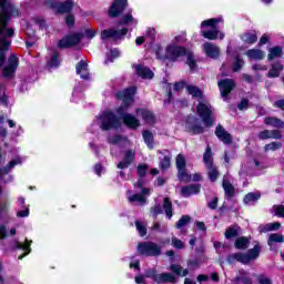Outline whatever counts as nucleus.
<instances>
[{
  "label": "nucleus",
  "mask_w": 284,
  "mask_h": 284,
  "mask_svg": "<svg viewBox=\"0 0 284 284\" xmlns=\"http://www.w3.org/2000/svg\"><path fill=\"white\" fill-rule=\"evenodd\" d=\"M154 52L156 59L160 61H179L181 57H186V63L194 70L196 68V61L194 60V53L187 50L185 47L174 44L170 42L166 48L164 49L161 44L154 45Z\"/></svg>",
  "instance_id": "1"
},
{
  "label": "nucleus",
  "mask_w": 284,
  "mask_h": 284,
  "mask_svg": "<svg viewBox=\"0 0 284 284\" xmlns=\"http://www.w3.org/2000/svg\"><path fill=\"white\" fill-rule=\"evenodd\" d=\"M134 94H136V88L131 87L118 93V99H121L122 105L119 106L115 112L122 119L124 125L131 130H136L141 126V121L131 113L128 112V108L134 103Z\"/></svg>",
  "instance_id": "2"
},
{
  "label": "nucleus",
  "mask_w": 284,
  "mask_h": 284,
  "mask_svg": "<svg viewBox=\"0 0 284 284\" xmlns=\"http://www.w3.org/2000/svg\"><path fill=\"white\" fill-rule=\"evenodd\" d=\"M219 23H223V18H212L201 23V33L204 39L216 41V39H225V33L219 30Z\"/></svg>",
  "instance_id": "3"
},
{
  "label": "nucleus",
  "mask_w": 284,
  "mask_h": 284,
  "mask_svg": "<svg viewBox=\"0 0 284 284\" xmlns=\"http://www.w3.org/2000/svg\"><path fill=\"white\" fill-rule=\"evenodd\" d=\"M92 125H99L100 130L108 132L121 128V120L112 111H104L97 116Z\"/></svg>",
  "instance_id": "4"
},
{
  "label": "nucleus",
  "mask_w": 284,
  "mask_h": 284,
  "mask_svg": "<svg viewBox=\"0 0 284 284\" xmlns=\"http://www.w3.org/2000/svg\"><path fill=\"white\" fill-rule=\"evenodd\" d=\"M135 187H138L141 193H132V191H128L129 203L145 205V203H148V196H150V189L145 187V180H143V178L139 179Z\"/></svg>",
  "instance_id": "5"
},
{
  "label": "nucleus",
  "mask_w": 284,
  "mask_h": 284,
  "mask_svg": "<svg viewBox=\"0 0 284 284\" xmlns=\"http://www.w3.org/2000/svg\"><path fill=\"white\" fill-rule=\"evenodd\" d=\"M196 112L202 119L205 128L214 125V115L212 114V105L207 101H201L196 106Z\"/></svg>",
  "instance_id": "6"
},
{
  "label": "nucleus",
  "mask_w": 284,
  "mask_h": 284,
  "mask_svg": "<svg viewBox=\"0 0 284 284\" xmlns=\"http://www.w3.org/2000/svg\"><path fill=\"white\" fill-rule=\"evenodd\" d=\"M261 254V245L256 244L253 248L248 250L247 253H235L231 255V258H235L240 263L247 264L251 261H256V257Z\"/></svg>",
  "instance_id": "7"
},
{
  "label": "nucleus",
  "mask_w": 284,
  "mask_h": 284,
  "mask_svg": "<svg viewBox=\"0 0 284 284\" xmlns=\"http://www.w3.org/2000/svg\"><path fill=\"white\" fill-rule=\"evenodd\" d=\"M17 68H19V58H17L14 54H11L7 64L2 69V77L9 81L14 79L17 74Z\"/></svg>",
  "instance_id": "8"
},
{
  "label": "nucleus",
  "mask_w": 284,
  "mask_h": 284,
  "mask_svg": "<svg viewBox=\"0 0 284 284\" xmlns=\"http://www.w3.org/2000/svg\"><path fill=\"white\" fill-rule=\"evenodd\" d=\"M138 252L144 256H159L161 246L154 242H142L138 245Z\"/></svg>",
  "instance_id": "9"
},
{
  "label": "nucleus",
  "mask_w": 284,
  "mask_h": 284,
  "mask_svg": "<svg viewBox=\"0 0 284 284\" xmlns=\"http://www.w3.org/2000/svg\"><path fill=\"white\" fill-rule=\"evenodd\" d=\"M146 278H152L155 283H174L176 277L172 273H156L155 270H149L145 273Z\"/></svg>",
  "instance_id": "10"
},
{
  "label": "nucleus",
  "mask_w": 284,
  "mask_h": 284,
  "mask_svg": "<svg viewBox=\"0 0 284 284\" xmlns=\"http://www.w3.org/2000/svg\"><path fill=\"white\" fill-rule=\"evenodd\" d=\"M176 168L179 180L183 183H190L192 175L187 174V171H185V156H183V154L176 156Z\"/></svg>",
  "instance_id": "11"
},
{
  "label": "nucleus",
  "mask_w": 284,
  "mask_h": 284,
  "mask_svg": "<svg viewBox=\"0 0 284 284\" xmlns=\"http://www.w3.org/2000/svg\"><path fill=\"white\" fill-rule=\"evenodd\" d=\"M47 6L55 10V12L65 13L71 12L72 8H74V2L67 0L61 3L58 0H47Z\"/></svg>",
  "instance_id": "12"
},
{
  "label": "nucleus",
  "mask_w": 284,
  "mask_h": 284,
  "mask_svg": "<svg viewBox=\"0 0 284 284\" xmlns=\"http://www.w3.org/2000/svg\"><path fill=\"white\" fill-rule=\"evenodd\" d=\"M128 34V29H106L101 32V39L102 41H105V39H113L114 41H119L122 37H125Z\"/></svg>",
  "instance_id": "13"
},
{
  "label": "nucleus",
  "mask_w": 284,
  "mask_h": 284,
  "mask_svg": "<svg viewBox=\"0 0 284 284\" xmlns=\"http://www.w3.org/2000/svg\"><path fill=\"white\" fill-rule=\"evenodd\" d=\"M220 92L222 94V99L224 101H227V95L230 94V92H232V90H234V87L236 85L234 83V80L232 79H224L219 81L217 83Z\"/></svg>",
  "instance_id": "14"
},
{
  "label": "nucleus",
  "mask_w": 284,
  "mask_h": 284,
  "mask_svg": "<svg viewBox=\"0 0 284 284\" xmlns=\"http://www.w3.org/2000/svg\"><path fill=\"white\" fill-rule=\"evenodd\" d=\"M125 8H128V0H114L109 9V17H119Z\"/></svg>",
  "instance_id": "15"
},
{
  "label": "nucleus",
  "mask_w": 284,
  "mask_h": 284,
  "mask_svg": "<svg viewBox=\"0 0 284 284\" xmlns=\"http://www.w3.org/2000/svg\"><path fill=\"white\" fill-rule=\"evenodd\" d=\"M81 39L82 36L80 33L68 36L58 42V48H71V45H77Z\"/></svg>",
  "instance_id": "16"
},
{
  "label": "nucleus",
  "mask_w": 284,
  "mask_h": 284,
  "mask_svg": "<svg viewBox=\"0 0 284 284\" xmlns=\"http://www.w3.org/2000/svg\"><path fill=\"white\" fill-rule=\"evenodd\" d=\"M202 50L204 52V54H206V57H209L210 59H219V54H221V49L211 42H205L202 45Z\"/></svg>",
  "instance_id": "17"
},
{
  "label": "nucleus",
  "mask_w": 284,
  "mask_h": 284,
  "mask_svg": "<svg viewBox=\"0 0 284 284\" xmlns=\"http://www.w3.org/2000/svg\"><path fill=\"white\" fill-rule=\"evenodd\" d=\"M30 245H32V240H26L24 243H21L19 241H16L13 244V250H23L24 254L20 255L18 258L19 261H23L30 252H32V248H30Z\"/></svg>",
  "instance_id": "18"
},
{
  "label": "nucleus",
  "mask_w": 284,
  "mask_h": 284,
  "mask_svg": "<svg viewBox=\"0 0 284 284\" xmlns=\"http://www.w3.org/2000/svg\"><path fill=\"white\" fill-rule=\"evenodd\" d=\"M160 156V168L161 170L165 171L172 165V153L169 150L159 151Z\"/></svg>",
  "instance_id": "19"
},
{
  "label": "nucleus",
  "mask_w": 284,
  "mask_h": 284,
  "mask_svg": "<svg viewBox=\"0 0 284 284\" xmlns=\"http://www.w3.org/2000/svg\"><path fill=\"white\" fill-rule=\"evenodd\" d=\"M187 130L193 132V134H203V126L199 123V119L194 118V115L189 116L186 121Z\"/></svg>",
  "instance_id": "20"
},
{
  "label": "nucleus",
  "mask_w": 284,
  "mask_h": 284,
  "mask_svg": "<svg viewBox=\"0 0 284 284\" xmlns=\"http://www.w3.org/2000/svg\"><path fill=\"white\" fill-rule=\"evenodd\" d=\"M215 136L222 141V143H225L226 145H230L232 143V135L225 131V129L222 125H217L215 129Z\"/></svg>",
  "instance_id": "21"
},
{
  "label": "nucleus",
  "mask_w": 284,
  "mask_h": 284,
  "mask_svg": "<svg viewBox=\"0 0 284 284\" xmlns=\"http://www.w3.org/2000/svg\"><path fill=\"white\" fill-rule=\"evenodd\" d=\"M138 116H141L144 123H148L149 125H153L155 118L154 113L148 109H136Z\"/></svg>",
  "instance_id": "22"
},
{
  "label": "nucleus",
  "mask_w": 284,
  "mask_h": 284,
  "mask_svg": "<svg viewBox=\"0 0 284 284\" xmlns=\"http://www.w3.org/2000/svg\"><path fill=\"white\" fill-rule=\"evenodd\" d=\"M258 139L265 141V139H283V133L280 130H264L258 133Z\"/></svg>",
  "instance_id": "23"
},
{
  "label": "nucleus",
  "mask_w": 284,
  "mask_h": 284,
  "mask_svg": "<svg viewBox=\"0 0 284 284\" xmlns=\"http://www.w3.org/2000/svg\"><path fill=\"white\" fill-rule=\"evenodd\" d=\"M134 70L139 77L142 79H153L154 78V72L150 70V68L143 65V64H136L134 65Z\"/></svg>",
  "instance_id": "24"
},
{
  "label": "nucleus",
  "mask_w": 284,
  "mask_h": 284,
  "mask_svg": "<svg viewBox=\"0 0 284 284\" xmlns=\"http://www.w3.org/2000/svg\"><path fill=\"white\" fill-rule=\"evenodd\" d=\"M135 152L133 150H128L124 154L123 161L118 164L119 170H125V168H130L132 161H134Z\"/></svg>",
  "instance_id": "25"
},
{
  "label": "nucleus",
  "mask_w": 284,
  "mask_h": 284,
  "mask_svg": "<svg viewBox=\"0 0 284 284\" xmlns=\"http://www.w3.org/2000/svg\"><path fill=\"white\" fill-rule=\"evenodd\" d=\"M201 192V185L200 184H191L183 186L181 190L182 196L187 199L189 196H192V194H199Z\"/></svg>",
  "instance_id": "26"
},
{
  "label": "nucleus",
  "mask_w": 284,
  "mask_h": 284,
  "mask_svg": "<svg viewBox=\"0 0 284 284\" xmlns=\"http://www.w3.org/2000/svg\"><path fill=\"white\" fill-rule=\"evenodd\" d=\"M241 40L247 45H254L258 41V36H256V31H246L241 34Z\"/></svg>",
  "instance_id": "27"
},
{
  "label": "nucleus",
  "mask_w": 284,
  "mask_h": 284,
  "mask_svg": "<svg viewBox=\"0 0 284 284\" xmlns=\"http://www.w3.org/2000/svg\"><path fill=\"white\" fill-rule=\"evenodd\" d=\"M246 57L252 61H263L265 59V51L261 49H251L245 52Z\"/></svg>",
  "instance_id": "28"
},
{
  "label": "nucleus",
  "mask_w": 284,
  "mask_h": 284,
  "mask_svg": "<svg viewBox=\"0 0 284 284\" xmlns=\"http://www.w3.org/2000/svg\"><path fill=\"white\" fill-rule=\"evenodd\" d=\"M77 74L81 77L82 79H90V70L88 69V63L83 60H81L77 67Z\"/></svg>",
  "instance_id": "29"
},
{
  "label": "nucleus",
  "mask_w": 284,
  "mask_h": 284,
  "mask_svg": "<svg viewBox=\"0 0 284 284\" xmlns=\"http://www.w3.org/2000/svg\"><path fill=\"white\" fill-rule=\"evenodd\" d=\"M17 165H21V158H16L11 160L7 166L0 169V176H6V174H10V172H12V170H14Z\"/></svg>",
  "instance_id": "30"
},
{
  "label": "nucleus",
  "mask_w": 284,
  "mask_h": 284,
  "mask_svg": "<svg viewBox=\"0 0 284 284\" xmlns=\"http://www.w3.org/2000/svg\"><path fill=\"white\" fill-rule=\"evenodd\" d=\"M281 72H283V64H281L280 62H275L271 65L267 77L270 79H276L281 77Z\"/></svg>",
  "instance_id": "31"
},
{
  "label": "nucleus",
  "mask_w": 284,
  "mask_h": 284,
  "mask_svg": "<svg viewBox=\"0 0 284 284\" xmlns=\"http://www.w3.org/2000/svg\"><path fill=\"white\" fill-rule=\"evenodd\" d=\"M281 57H283V47L276 45L268 49V61H274V59H281Z\"/></svg>",
  "instance_id": "32"
},
{
  "label": "nucleus",
  "mask_w": 284,
  "mask_h": 284,
  "mask_svg": "<svg viewBox=\"0 0 284 284\" xmlns=\"http://www.w3.org/2000/svg\"><path fill=\"white\" fill-rule=\"evenodd\" d=\"M47 65L48 68H59V65H61V55L59 54V52H52Z\"/></svg>",
  "instance_id": "33"
},
{
  "label": "nucleus",
  "mask_w": 284,
  "mask_h": 284,
  "mask_svg": "<svg viewBox=\"0 0 284 284\" xmlns=\"http://www.w3.org/2000/svg\"><path fill=\"white\" fill-rule=\"evenodd\" d=\"M274 243H284V236L278 233L270 234L267 244L271 247V250L274 247Z\"/></svg>",
  "instance_id": "34"
},
{
  "label": "nucleus",
  "mask_w": 284,
  "mask_h": 284,
  "mask_svg": "<svg viewBox=\"0 0 284 284\" xmlns=\"http://www.w3.org/2000/svg\"><path fill=\"white\" fill-rule=\"evenodd\" d=\"M258 199H261L260 193H248L244 196L243 201L245 205H255Z\"/></svg>",
  "instance_id": "35"
},
{
  "label": "nucleus",
  "mask_w": 284,
  "mask_h": 284,
  "mask_svg": "<svg viewBox=\"0 0 284 284\" xmlns=\"http://www.w3.org/2000/svg\"><path fill=\"white\" fill-rule=\"evenodd\" d=\"M223 189L225 192V196H227L229 199H232V196H234V185H232V183L227 181V178H224L223 180Z\"/></svg>",
  "instance_id": "36"
},
{
  "label": "nucleus",
  "mask_w": 284,
  "mask_h": 284,
  "mask_svg": "<svg viewBox=\"0 0 284 284\" xmlns=\"http://www.w3.org/2000/svg\"><path fill=\"white\" fill-rule=\"evenodd\" d=\"M142 136H143L144 143L148 145V148L150 150H153L154 149V135L152 134V132L144 131L142 133Z\"/></svg>",
  "instance_id": "37"
},
{
  "label": "nucleus",
  "mask_w": 284,
  "mask_h": 284,
  "mask_svg": "<svg viewBox=\"0 0 284 284\" xmlns=\"http://www.w3.org/2000/svg\"><path fill=\"white\" fill-rule=\"evenodd\" d=\"M186 92L191 94V97H194L195 99H201V97H203V91H201L199 87H194L192 84L186 85Z\"/></svg>",
  "instance_id": "38"
},
{
  "label": "nucleus",
  "mask_w": 284,
  "mask_h": 284,
  "mask_svg": "<svg viewBox=\"0 0 284 284\" xmlns=\"http://www.w3.org/2000/svg\"><path fill=\"white\" fill-rule=\"evenodd\" d=\"M264 123L266 125H272V128H284V122L276 118H265Z\"/></svg>",
  "instance_id": "39"
},
{
  "label": "nucleus",
  "mask_w": 284,
  "mask_h": 284,
  "mask_svg": "<svg viewBox=\"0 0 284 284\" xmlns=\"http://www.w3.org/2000/svg\"><path fill=\"white\" fill-rule=\"evenodd\" d=\"M281 229V223L274 222V223H268L263 226H260V232H276V230Z\"/></svg>",
  "instance_id": "40"
},
{
  "label": "nucleus",
  "mask_w": 284,
  "mask_h": 284,
  "mask_svg": "<svg viewBox=\"0 0 284 284\" xmlns=\"http://www.w3.org/2000/svg\"><path fill=\"white\" fill-rule=\"evenodd\" d=\"M170 270L173 274H176V276H186L189 274L187 268H183L179 264L171 265Z\"/></svg>",
  "instance_id": "41"
},
{
  "label": "nucleus",
  "mask_w": 284,
  "mask_h": 284,
  "mask_svg": "<svg viewBox=\"0 0 284 284\" xmlns=\"http://www.w3.org/2000/svg\"><path fill=\"white\" fill-rule=\"evenodd\" d=\"M239 232H241V227L237 225L231 226L225 232V239H235V236H239Z\"/></svg>",
  "instance_id": "42"
},
{
  "label": "nucleus",
  "mask_w": 284,
  "mask_h": 284,
  "mask_svg": "<svg viewBox=\"0 0 284 284\" xmlns=\"http://www.w3.org/2000/svg\"><path fill=\"white\" fill-rule=\"evenodd\" d=\"M203 161H204L206 168L214 165L213 159H212V149L210 146L206 148V151L203 155Z\"/></svg>",
  "instance_id": "43"
},
{
  "label": "nucleus",
  "mask_w": 284,
  "mask_h": 284,
  "mask_svg": "<svg viewBox=\"0 0 284 284\" xmlns=\"http://www.w3.org/2000/svg\"><path fill=\"white\" fill-rule=\"evenodd\" d=\"M237 282H243V284H252V277L245 271H240L239 275L236 276Z\"/></svg>",
  "instance_id": "44"
},
{
  "label": "nucleus",
  "mask_w": 284,
  "mask_h": 284,
  "mask_svg": "<svg viewBox=\"0 0 284 284\" xmlns=\"http://www.w3.org/2000/svg\"><path fill=\"white\" fill-rule=\"evenodd\" d=\"M185 41H187V36L182 32V33H179L178 36H175L171 43H173L174 45H183V43H185Z\"/></svg>",
  "instance_id": "45"
},
{
  "label": "nucleus",
  "mask_w": 284,
  "mask_h": 284,
  "mask_svg": "<svg viewBox=\"0 0 284 284\" xmlns=\"http://www.w3.org/2000/svg\"><path fill=\"white\" fill-rule=\"evenodd\" d=\"M247 245H250V241L247 240V237H239L235 241V247L237 250H247Z\"/></svg>",
  "instance_id": "46"
},
{
  "label": "nucleus",
  "mask_w": 284,
  "mask_h": 284,
  "mask_svg": "<svg viewBox=\"0 0 284 284\" xmlns=\"http://www.w3.org/2000/svg\"><path fill=\"white\" fill-rule=\"evenodd\" d=\"M283 148L282 142H271L264 146L265 152H276V150H281Z\"/></svg>",
  "instance_id": "47"
},
{
  "label": "nucleus",
  "mask_w": 284,
  "mask_h": 284,
  "mask_svg": "<svg viewBox=\"0 0 284 284\" xmlns=\"http://www.w3.org/2000/svg\"><path fill=\"white\" fill-rule=\"evenodd\" d=\"M163 210H164L168 219H172V202L170 201V197L164 199Z\"/></svg>",
  "instance_id": "48"
},
{
  "label": "nucleus",
  "mask_w": 284,
  "mask_h": 284,
  "mask_svg": "<svg viewBox=\"0 0 284 284\" xmlns=\"http://www.w3.org/2000/svg\"><path fill=\"white\" fill-rule=\"evenodd\" d=\"M122 26H136V19L132 17L130 13L123 16L121 22Z\"/></svg>",
  "instance_id": "49"
},
{
  "label": "nucleus",
  "mask_w": 284,
  "mask_h": 284,
  "mask_svg": "<svg viewBox=\"0 0 284 284\" xmlns=\"http://www.w3.org/2000/svg\"><path fill=\"white\" fill-rule=\"evenodd\" d=\"M209 170V179L210 181L214 182L216 181V179H219V170H216V166L211 165V166H206Z\"/></svg>",
  "instance_id": "50"
},
{
  "label": "nucleus",
  "mask_w": 284,
  "mask_h": 284,
  "mask_svg": "<svg viewBox=\"0 0 284 284\" xmlns=\"http://www.w3.org/2000/svg\"><path fill=\"white\" fill-rule=\"evenodd\" d=\"M119 49H110L109 53L106 54V60L104 63H112L116 57H119Z\"/></svg>",
  "instance_id": "51"
},
{
  "label": "nucleus",
  "mask_w": 284,
  "mask_h": 284,
  "mask_svg": "<svg viewBox=\"0 0 284 284\" xmlns=\"http://www.w3.org/2000/svg\"><path fill=\"white\" fill-rule=\"evenodd\" d=\"M0 103L8 108V95H6V87L3 84H0Z\"/></svg>",
  "instance_id": "52"
},
{
  "label": "nucleus",
  "mask_w": 284,
  "mask_h": 284,
  "mask_svg": "<svg viewBox=\"0 0 284 284\" xmlns=\"http://www.w3.org/2000/svg\"><path fill=\"white\" fill-rule=\"evenodd\" d=\"M135 227L140 234V236H145L148 234V229L145 227V223L141 221H135Z\"/></svg>",
  "instance_id": "53"
},
{
  "label": "nucleus",
  "mask_w": 284,
  "mask_h": 284,
  "mask_svg": "<svg viewBox=\"0 0 284 284\" xmlns=\"http://www.w3.org/2000/svg\"><path fill=\"white\" fill-rule=\"evenodd\" d=\"M171 245L175 247V250H184L185 248V243L178 237H172L171 240Z\"/></svg>",
  "instance_id": "54"
},
{
  "label": "nucleus",
  "mask_w": 284,
  "mask_h": 284,
  "mask_svg": "<svg viewBox=\"0 0 284 284\" xmlns=\"http://www.w3.org/2000/svg\"><path fill=\"white\" fill-rule=\"evenodd\" d=\"M108 141L111 145H119L120 143H123V141H125V138H123L121 135H113V136L109 138Z\"/></svg>",
  "instance_id": "55"
},
{
  "label": "nucleus",
  "mask_w": 284,
  "mask_h": 284,
  "mask_svg": "<svg viewBox=\"0 0 284 284\" xmlns=\"http://www.w3.org/2000/svg\"><path fill=\"white\" fill-rule=\"evenodd\" d=\"M190 223V216L189 215H183L181 220L178 221L175 224V227L178 230H181V227H185L186 224Z\"/></svg>",
  "instance_id": "56"
},
{
  "label": "nucleus",
  "mask_w": 284,
  "mask_h": 284,
  "mask_svg": "<svg viewBox=\"0 0 284 284\" xmlns=\"http://www.w3.org/2000/svg\"><path fill=\"white\" fill-rule=\"evenodd\" d=\"M244 63L245 62L243 61V59H241V57H236L233 63V72H239V70L243 68Z\"/></svg>",
  "instance_id": "57"
},
{
  "label": "nucleus",
  "mask_w": 284,
  "mask_h": 284,
  "mask_svg": "<svg viewBox=\"0 0 284 284\" xmlns=\"http://www.w3.org/2000/svg\"><path fill=\"white\" fill-rule=\"evenodd\" d=\"M151 214L153 219H156L159 214H163V207L161 206V204H156L155 206L151 207Z\"/></svg>",
  "instance_id": "58"
},
{
  "label": "nucleus",
  "mask_w": 284,
  "mask_h": 284,
  "mask_svg": "<svg viewBox=\"0 0 284 284\" xmlns=\"http://www.w3.org/2000/svg\"><path fill=\"white\" fill-rule=\"evenodd\" d=\"M17 216H19L20 219H26V217L30 216V207L24 206V209L19 210L17 212Z\"/></svg>",
  "instance_id": "59"
},
{
  "label": "nucleus",
  "mask_w": 284,
  "mask_h": 284,
  "mask_svg": "<svg viewBox=\"0 0 284 284\" xmlns=\"http://www.w3.org/2000/svg\"><path fill=\"white\" fill-rule=\"evenodd\" d=\"M273 210L276 216H280V219H284V205H274Z\"/></svg>",
  "instance_id": "60"
},
{
  "label": "nucleus",
  "mask_w": 284,
  "mask_h": 284,
  "mask_svg": "<svg viewBox=\"0 0 284 284\" xmlns=\"http://www.w3.org/2000/svg\"><path fill=\"white\" fill-rule=\"evenodd\" d=\"M257 283L258 284H272V280L265 275H258Z\"/></svg>",
  "instance_id": "61"
},
{
  "label": "nucleus",
  "mask_w": 284,
  "mask_h": 284,
  "mask_svg": "<svg viewBox=\"0 0 284 284\" xmlns=\"http://www.w3.org/2000/svg\"><path fill=\"white\" fill-rule=\"evenodd\" d=\"M138 174H139V176H145V174H148V166L146 165H139L138 166Z\"/></svg>",
  "instance_id": "62"
},
{
  "label": "nucleus",
  "mask_w": 284,
  "mask_h": 284,
  "mask_svg": "<svg viewBox=\"0 0 284 284\" xmlns=\"http://www.w3.org/2000/svg\"><path fill=\"white\" fill-rule=\"evenodd\" d=\"M94 172L98 176H101V173L105 172V168H103V165H101V164H95Z\"/></svg>",
  "instance_id": "63"
},
{
  "label": "nucleus",
  "mask_w": 284,
  "mask_h": 284,
  "mask_svg": "<svg viewBox=\"0 0 284 284\" xmlns=\"http://www.w3.org/2000/svg\"><path fill=\"white\" fill-rule=\"evenodd\" d=\"M65 23L69 28H72V26H74V16L72 14L67 16Z\"/></svg>",
  "instance_id": "64"
}]
</instances>
